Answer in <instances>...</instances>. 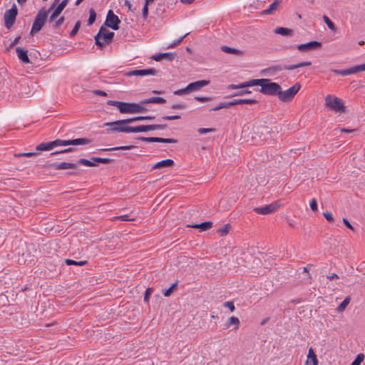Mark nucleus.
<instances>
[{
    "label": "nucleus",
    "instance_id": "nucleus-1",
    "mask_svg": "<svg viewBox=\"0 0 365 365\" xmlns=\"http://www.w3.org/2000/svg\"><path fill=\"white\" fill-rule=\"evenodd\" d=\"M91 140L85 138H76L73 140H56L51 142L42 143L36 146V150H51L57 146H66V145H79L88 144Z\"/></svg>",
    "mask_w": 365,
    "mask_h": 365
},
{
    "label": "nucleus",
    "instance_id": "nucleus-2",
    "mask_svg": "<svg viewBox=\"0 0 365 365\" xmlns=\"http://www.w3.org/2000/svg\"><path fill=\"white\" fill-rule=\"evenodd\" d=\"M255 86H259L261 87L259 91L268 96H278L279 89H281V86L278 83L271 82L267 78L256 79Z\"/></svg>",
    "mask_w": 365,
    "mask_h": 365
},
{
    "label": "nucleus",
    "instance_id": "nucleus-3",
    "mask_svg": "<svg viewBox=\"0 0 365 365\" xmlns=\"http://www.w3.org/2000/svg\"><path fill=\"white\" fill-rule=\"evenodd\" d=\"M325 106L330 110L337 113H343L345 112V106L343 101L332 95H327L325 97Z\"/></svg>",
    "mask_w": 365,
    "mask_h": 365
},
{
    "label": "nucleus",
    "instance_id": "nucleus-4",
    "mask_svg": "<svg viewBox=\"0 0 365 365\" xmlns=\"http://www.w3.org/2000/svg\"><path fill=\"white\" fill-rule=\"evenodd\" d=\"M113 36V32L110 31L106 26H101L95 36L96 44L100 48H103L112 41Z\"/></svg>",
    "mask_w": 365,
    "mask_h": 365
},
{
    "label": "nucleus",
    "instance_id": "nucleus-5",
    "mask_svg": "<svg viewBox=\"0 0 365 365\" xmlns=\"http://www.w3.org/2000/svg\"><path fill=\"white\" fill-rule=\"evenodd\" d=\"M300 88L301 85L299 83H296L294 86L284 91H282L281 88L278 93V98L282 102L289 101L294 98V96L299 92Z\"/></svg>",
    "mask_w": 365,
    "mask_h": 365
},
{
    "label": "nucleus",
    "instance_id": "nucleus-6",
    "mask_svg": "<svg viewBox=\"0 0 365 365\" xmlns=\"http://www.w3.org/2000/svg\"><path fill=\"white\" fill-rule=\"evenodd\" d=\"M145 108L139 104L135 103H125L122 102L121 107L120 108V112L121 113H138L144 111Z\"/></svg>",
    "mask_w": 365,
    "mask_h": 365
},
{
    "label": "nucleus",
    "instance_id": "nucleus-7",
    "mask_svg": "<svg viewBox=\"0 0 365 365\" xmlns=\"http://www.w3.org/2000/svg\"><path fill=\"white\" fill-rule=\"evenodd\" d=\"M166 128L165 125H138L136 127L130 128V133H140V132H147L149 130H164Z\"/></svg>",
    "mask_w": 365,
    "mask_h": 365
},
{
    "label": "nucleus",
    "instance_id": "nucleus-8",
    "mask_svg": "<svg viewBox=\"0 0 365 365\" xmlns=\"http://www.w3.org/2000/svg\"><path fill=\"white\" fill-rule=\"evenodd\" d=\"M157 71L155 68H147L142 70H132L129 71H125L123 73L124 76H155Z\"/></svg>",
    "mask_w": 365,
    "mask_h": 365
},
{
    "label": "nucleus",
    "instance_id": "nucleus-9",
    "mask_svg": "<svg viewBox=\"0 0 365 365\" xmlns=\"http://www.w3.org/2000/svg\"><path fill=\"white\" fill-rule=\"evenodd\" d=\"M120 120L105 123L106 126H112L111 130L130 133V126L125 125L128 123H120Z\"/></svg>",
    "mask_w": 365,
    "mask_h": 365
},
{
    "label": "nucleus",
    "instance_id": "nucleus-10",
    "mask_svg": "<svg viewBox=\"0 0 365 365\" xmlns=\"http://www.w3.org/2000/svg\"><path fill=\"white\" fill-rule=\"evenodd\" d=\"M280 207V204L279 202H274L272 204L266 205L262 207H256L254 210L260 215H268L274 212L277 211Z\"/></svg>",
    "mask_w": 365,
    "mask_h": 365
},
{
    "label": "nucleus",
    "instance_id": "nucleus-11",
    "mask_svg": "<svg viewBox=\"0 0 365 365\" xmlns=\"http://www.w3.org/2000/svg\"><path fill=\"white\" fill-rule=\"evenodd\" d=\"M67 3L68 0H63L56 7H55L54 4L50 7L52 8L51 16L49 17L50 23L54 21L56 19V18L60 15V14L67 5Z\"/></svg>",
    "mask_w": 365,
    "mask_h": 365
},
{
    "label": "nucleus",
    "instance_id": "nucleus-12",
    "mask_svg": "<svg viewBox=\"0 0 365 365\" xmlns=\"http://www.w3.org/2000/svg\"><path fill=\"white\" fill-rule=\"evenodd\" d=\"M322 43L318 41H310L307 43H302L297 46V49L299 51H312L321 48Z\"/></svg>",
    "mask_w": 365,
    "mask_h": 365
},
{
    "label": "nucleus",
    "instance_id": "nucleus-13",
    "mask_svg": "<svg viewBox=\"0 0 365 365\" xmlns=\"http://www.w3.org/2000/svg\"><path fill=\"white\" fill-rule=\"evenodd\" d=\"M139 140L144 142L149 143H175L177 140L173 138H163L158 137H140Z\"/></svg>",
    "mask_w": 365,
    "mask_h": 365
},
{
    "label": "nucleus",
    "instance_id": "nucleus-14",
    "mask_svg": "<svg viewBox=\"0 0 365 365\" xmlns=\"http://www.w3.org/2000/svg\"><path fill=\"white\" fill-rule=\"evenodd\" d=\"M210 84V81L201 80L189 83L187 86V90L189 92L197 91Z\"/></svg>",
    "mask_w": 365,
    "mask_h": 365
},
{
    "label": "nucleus",
    "instance_id": "nucleus-15",
    "mask_svg": "<svg viewBox=\"0 0 365 365\" xmlns=\"http://www.w3.org/2000/svg\"><path fill=\"white\" fill-rule=\"evenodd\" d=\"M52 11V8H49L46 9V8H42L36 16V19L34 23H45L46 21L48 16H51V11Z\"/></svg>",
    "mask_w": 365,
    "mask_h": 365
},
{
    "label": "nucleus",
    "instance_id": "nucleus-16",
    "mask_svg": "<svg viewBox=\"0 0 365 365\" xmlns=\"http://www.w3.org/2000/svg\"><path fill=\"white\" fill-rule=\"evenodd\" d=\"M18 11L15 5L7 10L4 14V23H14Z\"/></svg>",
    "mask_w": 365,
    "mask_h": 365
},
{
    "label": "nucleus",
    "instance_id": "nucleus-17",
    "mask_svg": "<svg viewBox=\"0 0 365 365\" xmlns=\"http://www.w3.org/2000/svg\"><path fill=\"white\" fill-rule=\"evenodd\" d=\"M281 4L282 0H274V1L269 5L267 9L262 11L261 14L263 15L273 14L279 9Z\"/></svg>",
    "mask_w": 365,
    "mask_h": 365
},
{
    "label": "nucleus",
    "instance_id": "nucleus-18",
    "mask_svg": "<svg viewBox=\"0 0 365 365\" xmlns=\"http://www.w3.org/2000/svg\"><path fill=\"white\" fill-rule=\"evenodd\" d=\"M16 52L19 59L21 62H23L24 63H30V60H29V58L27 54L28 51L26 50H24L21 47H17L16 48Z\"/></svg>",
    "mask_w": 365,
    "mask_h": 365
},
{
    "label": "nucleus",
    "instance_id": "nucleus-19",
    "mask_svg": "<svg viewBox=\"0 0 365 365\" xmlns=\"http://www.w3.org/2000/svg\"><path fill=\"white\" fill-rule=\"evenodd\" d=\"M305 365H318V359L312 348H309L308 351Z\"/></svg>",
    "mask_w": 365,
    "mask_h": 365
},
{
    "label": "nucleus",
    "instance_id": "nucleus-20",
    "mask_svg": "<svg viewBox=\"0 0 365 365\" xmlns=\"http://www.w3.org/2000/svg\"><path fill=\"white\" fill-rule=\"evenodd\" d=\"M55 170H67V169H77L78 165L72 163L63 162L61 163H56L53 165Z\"/></svg>",
    "mask_w": 365,
    "mask_h": 365
},
{
    "label": "nucleus",
    "instance_id": "nucleus-21",
    "mask_svg": "<svg viewBox=\"0 0 365 365\" xmlns=\"http://www.w3.org/2000/svg\"><path fill=\"white\" fill-rule=\"evenodd\" d=\"M174 165V161L171 159L163 160L153 165V169H159L163 168H170Z\"/></svg>",
    "mask_w": 365,
    "mask_h": 365
},
{
    "label": "nucleus",
    "instance_id": "nucleus-22",
    "mask_svg": "<svg viewBox=\"0 0 365 365\" xmlns=\"http://www.w3.org/2000/svg\"><path fill=\"white\" fill-rule=\"evenodd\" d=\"M240 319L237 317L232 316L228 319L227 322H226L225 327L229 328L231 326L234 325V330L237 331L240 327Z\"/></svg>",
    "mask_w": 365,
    "mask_h": 365
},
{
    "label": "nucleus",
    "instance_id": "nucleus-23",
    "mask_svg": "<svg viewBox=\"0 0 365 365\" xmlns=\"http://www.w3.org/2000/svg\"><path fill=\"white\" fill-rule=\"evenodd\" d=\"M155 118L154 116L148 115V116H137L131 118L120 120L119 122L121 123H133L135 121H140L145 120H153Z\"/></svg>",
    "mask_w": 365,
    "mask_h": 365
},
{
    "label": "nucleus",
    "instance_id": "nucleus-24",
    "mask_svg": "<svg viewBox=\"0 0 365 365\" xmlns=\"http://www.w3.org/2000/svg\"><path fill=\"white\" fill-rule=\"evenodd\" d=\"M212 226V222L210 221L204 222L200 224H195L190 227L195 229H200L202 231H206L210 230Z\"/></svg>",
    "mask_w": 365,
    "mask_h": 365
},
{
    "label": "nucleus",
    "instance_id": "nucleus-25",
    "mask_svg": "<svg viewBox=\"0 0 365 365\" xmlns=\"http://www.w3.org/2000/svg\"><path fill=\"white\" fill-rule=\"evenodd\" d=\"M165 99L161 97H151L148 99H145L142 101L140 103L142 104L145 103H158V104H163L165 103Z\"/></svg>",
    "mask_w": 365,
    "mask_h": 365
},
{
    "label": "nucleus",
    "instance_id": "nucleus-26",
    "mask_svg": "<svg viewBox=\"0 0 365 365\" xmlns=\"http://www.w3.org/2000/svg\"><path fill=\"white\" fill-rule=\"evenodd\" d=\"M104 23H120V21L112 10H109Z\"/></svg>",
    "mask_w": 365,
    "mask_h": 365
},
{
    "label": "nucleus",
    "instance_id": "nucleus-27",
    "mask_svg": "<svg viewBox=\"0 0 365 365\" xmlns=\"http://www.w3.org/2000/svg\"><path fill=\"white\" fill-rule=\"evenodd\" d=\"M163 58H168L169 61H172L174 58V55L172 53H160L155 55L152 57V59L159 61Z\"/></svg>",
    "mask_w": 365,
    "mask_h": 365
},
{
    "label": "nucleus",
    "instance_id": "nucleus-28",
    "mask_svg": "<svg viewBox=\"0 0 365 365\" xmlns=\"http://www.w3.org/2000/svg\"><path fill=\"white\" fill-rule=\"evenodd\" d=\"M311 64H312L311 61H304V62H302V63H299L297 64L284 66H282V68H283V70L284 69V70H294V69H296L298 68L310 66Z\"/></svg>",
    "mask_w": 365,
    "mask_h": 365
},
{
    "label": "nucleus",
    "instance_id": "nucleus-29",
    "mask_svg": "<svg viewBox=\"0 0 365 365\" xmlns=\"http://www.w3.org/2000/svg\"><path fill=\"white\" fill-rule=\"evenodd\" d=\"M282 70H283L282 66L277 65V66H271V67L264 69L262 71V73L271 76V75H273L275 72L281 71Z\"/></svg>",
    "mask_w": 365,
    "mask_h": 365
},
{
    "label": "nucleus",
    "instance_id": "nucleus-30",
    "mask_svg": "<svg viewBox=\"0 0 365 365\" xmlns=\"http://www.w3.org/2000/svg\"><path fill=\"white\" fill-rule=\"evenodd\" d=\"M221 50L227 53L234 54L237 56H240L242 54V51L240 50L236 49L235 48H231L227 46H221Z\"/></svg>",
    "mask_w": 365,
    "mask_h": 365
},
{
    "label": "nucleus",
    "instance_id": "nucleus-31",
    "mask_svg": "<svg viewBox=\"0 0 365 365\" xmlns=\"http://www.w3.org/2000/svg\"><path fill=\"white\" fill-rule=\"evenodd\" d=\"M274 33L277 34H280L282 36H291L292 34V30L284 28V27H278L274 30Z\"/></svg>",
    "mask_w": 365,
    "mask_h": 365
},
{
    "label": "nucleus",
    "instance_id": "nucleus-32",
    "mask_svg": "<svg viewBox=\"0 0 365 365\" xmlns=\"http://www.w3.org/2000/svg\"><path fill=\"white\" fill-rule=\"evenodd\" d=\"M350 75L365 71V63L355 66L349 68Z\"/></svg>",
    "mask_w": 365,
    "mask_h": 365
},
{
    "label": "nucleus",
    "instance_id": "nucleus-33",
    "mask_svg": "<svg viewBox=\"0 0 365 365\" xmlns=\"http://www.w3.org/2000/svg\"><path fill=\"white\" fill-rule=\"evenodd\" d=\"M135 145H123V146H118V147H114V148H110L106 149H103L102 150H128L135 148Z\"/></svg>",
    "mask_w": 365,
    "mask_h": 365
},
{
    "label": "nucleus",
    "instance_id": "nucleus-34",
    "mask_svg": "<svg viewBox=\"0 0 365 365\" xmlns=\"http://www.w3.org/2000/svg\"><path fill=\"white\" fill-rule=\"evenodd\" d=\"M255 82H256V79H252L249 81L237 84V87L238 89V88H247V87H250V86H255Z\"/></svg>",
    "mask_w": 365,
    "mask_h": 365
},
{
    "label": "nucleus",
    "instance_id": "nucleus-35",
    "mask_svg": "<svg viewBox=\"0 0 365 365\" xmlns=\"http://www.w3.org/2000/svg\"><path fill=\"white\" fill-rule=\"evenodd\" d=\"M190 34V32H187L186 33L184 36H181L180 38H179L178 39L174 41L172 43L169 44L168 46H167V48H175L177 46H178L183 40V38L185 37H186L187 35Z\"/></svg>",
    "mask_w": 365,
    "mask_h": 365
},
{
    "label": "nucleus",
    "instance_id": "nucleus-36",
    "mask_svg": "<svg viewBox=\"0 0 365 365\" xmlns=\"http://www.w3.org/2000/svg\"><path fill=\"white\" fill-rule=\"evenodd\" d=\"M78 163H80L81 165H86V166L92 167V166H96L97 162H94L92 159H91V160H87V159L81 158L78 160Z\"/></svg>",
    "mask_w": 365,
    "mask_h": 365
},
{
    "label": "nucleus",
    "instance_id": "nucleus-37",
    "mask_svg": "<svg viewBox=\"0 0 365 365\" xmlns=\"http://www.w3.org/2000/svg\"><path fill=\"white\" fill-rule=\"evenodd\" d=\"M349 302H350L349 297H346L344 299V301L339 304V306L337 308V310L339 312H343L346 309L347 305L349 304Z\"/></svg>",
    "mask_w": 365,
    "mask_h": 365
},
{
    "label": "nucleus",
    "instance_id": "nucleus-38",
    "mask_svg": "<svg viewBox=\"0 0 365 365\" xmlns=\"http://www.w3.org/2000/svg\"><path fill=\"white\" fill-rule=\"evenodd\" d=\"M92 160H93L94 162L101 163H104V164L110 163H111V161H112V160H111V159H110V158H99V157H93V158H92Z\"/></svg>",
    "mask_w": 365,
    "mask_h": 365
},
{
    "label": "nucleus",
    "instance_id": "nucleus-39",
    "mask_svg": "<svg viewBox=\"0 0 365 365\" xmlns=\"http://www.w3.org/2000/svg\"><path fill=\"white\" fill-rule=\"evenodd\" d=\"M43 26V24H33V26L30 32L31 35L34 36L35 34L40 31Z\"/></svg>",
    "mask_w": 365,
    "mask_h": 365
},
{
    "label": "nucleus",
    "instance_id": "nucleus-40",
    "mask_svg": "<svg viewBox=\"0 0 365 365\" xmlns=\"http://www.w3.org/2000/svg\"><path fill=\"white\" fill-rule=\"evenodd\" d=\"M96 19V14L93 9H91L89 10V18L88 20V23H94Z\"/></svg>",
    "mask_w": 365,
    "mask_h": 365
},
{
    "label": "nucleus",
    "instance_id": "nucleus-41",
    "mask_svg": "<svg viewBox=\"0 0 365 365\" xmlns=\"http://www.w3.org/2000/svg\"><path fill=\"white\" fill-rule=\"evenodd\" d=\"M364 355L363 354H359L354 359V361L351 363V365H360V364L364 361Z\"/></svg>",
    "mask_w": 365,
    "mask_h": 365
},
{
    "label": "nucleus",
    "instance_id": "nucleus-42",
    "mask_svg": "<svg viewBox=\"0 0 365 365\" xmlns=\"http://www.w3.org/2000/svg\"><path fill=\"white\" fill-rule=\"evenodd\" d=\"M153 291V289L152 288L149 287V288L146 289L145 294H144V302H145L148 303L149 298H150V295L152 294Z\"/></svg>",
    "mask_w": 365,
    "mask_h": 365
},
{
    "label": "nucleus",
    "instance_id": "nucleus-43",
    "mask_svg": "<svg viewBox=\"0 0 365 365\" xmlns=\"http://www.w3.org/2000/svg\"><path fill=\"white\" fill-rule=\"evenodd\" d=\"M226 108H229L227 102H222L220 103L218 106L211 108L210 110L215 111Z\"/></svg>",
    "mask_w": 365,
    "mask_h": 365
},
{
    "label": "nucleus",
    "instance_id": "nucleus-44",
    "mask_svg": "<svg viewBox=\"0 0 365 365\" xmlns=\"http://www.w3.org/2000/svg\"><path fill=\"white\" fill-rule=\"evenodd\" d=\"M310 208L313 212H317L318 210L317 202L315 198L311 200L309 202Z\"/></svg>",
    "mask_w": 365,
    "mask_h": 365
},
{
    "label": "nucleus",
    "instance_id": "nucleus-45",
    "mask_svg": "<svg viewBox=\"0 0 365 365\" xmlns=\"http://www.w3.org/2000/svg\"><path fill=\"white\" fill-rule=\"evenodd\" d=\"M230 225H226L225 227L220 228L217 230L218 233L220 234L221 236H225L229 232Z\"/></svg>",
    "mask_w": 365,
    "mask_h": 365
},
{
    "label": "nucleus",
    "instance_id": "nucleus-46",
    "mask_svg": "<svg viewBox=\"0 0 365 365\" xmlns=\"http://www.w3.org/2000/svg\"><path fill=\"white\" fill-rule=\"evenodd\" d=\"M107 104L109 105V106H115L120 110V108L121 107L122 102L121 101L109 100V101H108Z\"/></svg>",
    "mask_w": 365,
    "mask_h": 365
},
{
    "label": "nucleus",
    "instance_id": "nucleus-47",
    "mask_svg": "<svg viewBox=\"0 0 365 365\" xmlns=\"http://www.w3.org/2000/svg\"><path fill=\"white\" fill-rule=\"evenodd\" d=\"M215 128H199L197 130V132L199 134H206V133H212V132H215Z\"/></svg>",
    "mask_w": 365,
    "mask_h": 365
},
{
    "label": "nucleus",
    "instance_id": "nucleus-48",
    "mask_svg": "<svg viewBox=\"0 0 365 365\" xmlns=\"http://www.w3.org/2000/svg\"><path fill=\"white\" fill-rule=\"evenodd\" d=\"M224 307L228 308L232 312L235 311V307L232 302L228 301L224 303Z\"/></svg>",
    "mask_w": 365,
    "mask_h": 365
},
{
    "label": "nucleus",
    "instance_id": "nucleus-49",
    "mask_svg": "<svg viewBox=\"0 0 365 365\" xmlns=\"http://www.w3.org/2000/svg\"><path fill=\"white\" fill-rule=\"evenodd\" d=\"M187 93H188V90H187V86L184 88L179 89V90L174 91V94L177 95V96L184 95Z\"/></svg>",
    "mask_w": 365,
    "mask_h": 365
},
{
    "label": "nucleus",
    "instance_id": "nucleus-50",
    "mask_svg": "<svg viewBox=\"0 0 365 365\" xmlns=\"http://www.w3.org/2000/svg\"><path fill=\"white\" fill-rule=\"evenodd\" d=\"M323 215L328 222H333L334 218L332 217V214L330 212H323Z\"/></svg>",
    "mask_w": 365,
    "mask_h": 365
},
{
    "label": "nucleus",
    "instance_id": "nucleus-51",
    "mask_svg": "<svg viewBox=\"0 0 365 365\" xmlns=\"http://www.w3.org/2000/svg\"><path fill=\"white\" fill-rule=\"evenodd\" d=\"M162 118L165 120H172L180 119V116L178 115H165Z\"/></svg>",
    "mask_w": 365,
    "mask_h": 365
},
{
    "label": "nucleus",
    "instance_id": "nucleus-52",
    "mask_svg": "<svg viewBox=\"0 0 365 365\" xmlns=\"http://www.w3.org/2000/svg\"><path fill=\"white\" fill-rule=\"evenodd\" d=\"M329 30L331 31V32L332 33V34H337L339 31H338V28L336 27V24H327Z\"/></svg>",
    "mask_w": 365,
    "mask_h": 365
},
{
    "label": "nucleus",
    "instance_id": "nucleus-53",
    "mask_svg": "<svg viewBox=\"0 0 365 365\" xmlns=\"http://www.w3.org/2000/svg\"><path fill=\"white\" fill-rule=\"evenodd\" d=\"M36 153H18V154H16L15 156L16 157H21V156H24V157H31V156H34L36 155Z\"/></svg>",
    "mask_w": 365,
    "mask_h": 365
},
{
    "label": "nucleus",
    "instance_id": "nucleus-54",
    "mask_svg": "<svg viewBox=\"0 0 365 365\" xmlns=\"http://www.w3.org/2000/svg\"><path fill=\"white\" fill-rule=\"evenodd\" d=\"M80 26H81V24H75L74 28L72 29V31L70 33L71 37H73V36H75L77 34V32L79 30Z\"/></svg>",
    "mask_w": 365,
    "mask_h": 365
},
{
    "label": "nucleus",
    "instance_id": "nucleus-55",
    "mask_svg": "<svg viewBox=\"0 0 365 365\" xmlns=\"http://www.w3.org/2000/svg\"><path fill=\"white\" fill-rule=\"evenodd\" d=\"M227 103H228V106L230 107V106H233L235 105L242 104V101H241V99H235L232 101L227 102Z\"/></svg>",
    "mask_w": 365,
    "mask_h": 365
},
{
    "label": "nucleus",
    "instance_id": "nucleus-56",
    "mask_svg": "<svg viewBox=\"0 0 365 365\" xmlns=\"http://www.w3.org/2000/svg\"><path fill=\"white\" fill-rule=\"evenodd\" d=\"M195 100L200 101V102H206L211 100V98L210 97H201V96H196L195 97Z\"/></svg>",
    "mask_w": 365,
    "mask_h": 365
},
{
    "label": "nucleus",
    "instance_id": "nucleus-57",
    "mask_svg": "<svg viewBox=\"0 0 365 365\" xmlns=\"http://www.w3.org/2000/svg\"><path fill=\"white\" fill-rule=\"evenodd\" d=\"M242 104H255L257 103L256 100L254 99H241Z\"/></svg>",
    "mask_w": 365,
    "mask_h": 365
},
{
    "label": "nucleus",
    "instance_id": "nucleus-58",
    "mask_svg": "<svg viewBox=\"0 0 365 365\" xmlns=\"http://www.w3.org/2000/svg\"><path fill=\"white\" fill-rule=\"evenodd\" d=\"M118 220L121 221H132L134 220V219H130L128 218V216L127 215H120L116 217Z\"/></svg>",
    "mask_w": 365,
    "mask_h": 365
},
{
    "label": "nucleus",
    "instance_id": "nucleus-59",
    "mask_svg": "<svg viewBox=\"0 0 365 365\" xmlns=\"http://www.w3.org/2000/svg\"><path fill=\"white\" fill-rule=\"evenodd\" d=\"M337 74H339L341 76H347V75H350V73H349V68L348 69H346V70H342V71H334Z\"/></svg>",
    "mask_w": 365,
    "mask_h": 365
},
{
    "label": "nucleus",
    "instance_id": "nucleus-60",
    "mask_svg": "<svg viewBox=\"0 0 365 365\" xmlns=\"http://www.w3.org/2000/svg\"><path fill=\"white\" fill-rule=\"evenodd\" d=\"M73 150V148H66L64 150H62L61 151H58V152H54V153H52L51 155H55V154H57V153H69V152H72Z\"/></svg>",
    "mask_w": 365,
    "mask_h": 365
},
{
    "label": "nucleus",
    "instance_id": "nucleus-61",
    "mask_svg": "<svg viewBox=\"0 0 365 365\" xmlns=\"http://www.w3.org/2000/svg\"><path fill=\"white\" fill-rule=\"evenodd\" d=\"M342 221L348 228H349L351 230H354V227L350 224V222L348 221L346 218H343Z\"/></svg>",
    "mask_w": 365,
    "mask_h": 365
},
{
    "label": "nucleus",
    "instance_id": "nucleus-62",
    "mask_svg": "<svg viewBox=\"0 0 365 365\" xmlns=\"http://www.w3.org/2000/svg\"><path fill=\"white\" fill-rule=\"evenodd\" d=\"M103 26H106V28H110L113 30H118L119 29L118 24H104Z\"/></svg>",
    "mask_w": 365,
    "mask_h": 365
},
{
    "label": "nucleus",
    "instance_id": "nucleus-63",
    "mask_svg": "<svg viewBox=\"0 0 365 365\" xmlns=\"http://www.w3.org/2000/svg\"><path fill=\"white\" fill-rule=\"evenodd\" d=\"M93 93L96 95L101 96H106L107 93L101 90H95Z\"/></svg>",
    "mask_w": 365,
    "mask_h": 365
},
{
    "label": "nucleus",
    "instance_id": "nucleus-64",
    "mask_svg": "<svg viewBox=\"0 0 365 365\" xmlns=\"http://www.w3.org/2000/svg\"><path fill=\"white\" fill-rule=\"evenodd\" d=\"M65 262L67 265H76L77 264V261L70 259H66Z\"/></svg>",
    "mask_w": 365,
    "mask_h": 365
}]
</instances>
